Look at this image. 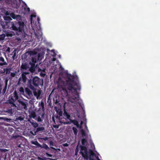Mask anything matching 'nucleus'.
<instances>
[{"label": "nucleus", "mask_w": 160, "mask_h": 160, "mask_svg": "<svg viewBox=\"0 0 160 160\" xmlns=\"http://www.w3.org/2000/svg\"><path fill=\"white\" fill-rule=\"evenodd\" d=\"M78 78L77 75L68 74L66 80V88H63L62 93L63 97L68 96L67 89L69 91L72 92V96L69 97V100L71 102H77L80 99L79 93L77 90L80 91L81 86L79 83Z\"/></svg>", "instance_id": "1"}, {"label": "nucleus", "mask_w": 160, "mask_h": 160, "mask_svg": "<svg viewBox=\"0 0 160 160\" xmlns=\"http://www.w3.org/2000/svg\"><path fill=\"white\" fill-rule=\"evenodd\" d=\"M10 16L14 19H16V21L11 22L12 29L22 32L23 30L24 23L22 19V17L20 15H16L13 13L10 14Z\"/></svg>", "instance_id": "2"}, {"label": "nucleus", "mask_w": 160, "mask_h": 160, "mask_svg": "<svg viewBox=\"0 0 160 160\" xmlns=\"http://www.w3.org/2000/svg\"><path fill=\"white\" fill-rule=\"evenodd\" d=\"M43 80L38 77H32L28 80L27 86L31 90L34 89L39 86H42L43 84Z\"/></svg>", "instance_id": "3"}, {"label": "nucleus", "mask_w": 160, "mask_h": 160, "mask_svg": "<svg viewBox=\"0 0 160 160\" xmlns=\"http://www.w3.org/2000/svg\"><path fill=\"white\" fill-rule=\"evenodd\" d=\"M18 96L16 91H15L13 94H12L10 97V99L8 100L9 103L12 104L13 106H15V104L14 103L15 101L18 100Z\"/></svg>", "instance_id": "4"}, {"label": "nucleus", "mask_w": 160, "mask_h": 160, "mask_svg": "<svg viewBox=\"0 0 160 160\" xmlns=\"http://www.w3.org/2000/svg\"><path fill=\"white\" fill-rule=\"evenodd\" d=\"M8 151L7 149L2 150L0 153V160H8L7 159Z\"/></svg>", "instance_id": "5"}, {"label": "nucleus", "mask_w": 160, "mask_h": 160, "mask_svg": "<svg viewBox=\"0 0 160 160\" xmlns=\"http://www.w3.org/2000/svg\"><path fill=\"white\" fill-rule=\"evenodd\" d=\"M28 74V73L26 72L22 73L21 74V77H20L19 78V82L21 81L22 82V83L25 84L27 79L26 75Z\"/></svg>", "instance_id": "6"}, {"label": "nucleus", "mask_w": 160, "mask_h": 160, "mask_svg": "<svg viewBox=\"0 0 160 160\" xmlns=\"http://www.w3.org/2000/svg\"><path fill=\"white\" fill-rule=\"evenodd\" d=\"M38 62V60L36 55L33 56L32 57L31 61L29 64L31 65V67L33 68L35 66V64Z\"/></svg>", "instance_id": "7"}, {"label": "nucleus", "mask_w": 160, "mask_h": 160, "mask_svg": "<svg viewBox=\"0 0 160 160\" xmlns=\"http://www.w3.org/2000/svg\"><path fill=\"white\" fill-rule=\"evenodd\" d=\"M32 90L33 91L34 95L38 99L40 96L42 91L40 90H37L36 88H34V89Z\"/></svg>", "instance_id": "8"}, {"label": "nucleus", "mask_w": 160, "mask_h": 160, "mask_svg": "<svg viewBox=\"0 0 160 160\" xmlns=\"http://www.w3.org/2000/svg\"><path fill=\"white\" fill-rule=\"evenodd\" d=\"M19 105L22 108L26 110L27 108V103L22 101H19Z\"/></svg>", "instance_id": "9"}, {"label": "nucleus", "mask_w": 160, "mask_h": 160, "mask_svg": "<svg viewBox=\"0 0 160 160\" xmlns=\"http://www.w3.org/2000/svg\"><path fill=\"white\" fill-rule=\"evenodd\" d=\"M45 115V113L44 111H43L41 114V118L40 116H39L37 118H35V119L37 121L39 122H42L43 119L44 118V117Z\"/></svg>", "instance_id": "10"}, {"label": "nucleus", "mask_w": 160, "mask_h": 160, "mask_svg": "<svg viewBox=\"0 0 160 160\" xmlns=\"http://www.w3.org/2000/svg\"><path fill=\"white\" fill-rule=\"evenodd\" d=\"M80 153L81 154L82 156L84 159L87 160L89 158V157L88 155V150L84 151V153H83L82 151H80Z\"/></svg>", "instance_id": "11"}, {"label": "nucleus", "mask_w": 160, "mask_h": 160, "mask_svg": "<svg viewBox=\"0 0 160 160\" xmlns=\"http://www.w3.org/2000/svg\"><path fill=\"white\" fill-rule=\"evenodd\" d=\"M36 56L38 60V62H39L44 57L42 53H39L38 55H36Z\"/></svg>", "instance_id": "12"}, {"label": "nucleus", "mask_w": 160, "mask_h": 160, "mask_svg": "<svg viewBox=\"0 0 160 160\" xmlns=\"http://www.w3.org/2000/svg\"><path fill=\"white\" fill-rule=\"evenodd\" d=\"M8 63L5 61L4 59L2 57H0V66H3L4 65H7Z\"/></svg>", "instance_id": "13"}, {"label": "nucleus", "mask_w": 160, "mask_h": 160, "mask_svg": "<svg viewBox=\"0 0 160 160\" xmlns=\"http://www.w3.org/2000/svg\"><path fill=\"white\" fill-rule=\"evenodd\" d=\"M28 121L32 125L34 128H36L38 126V124L35 121L32 120L31 121L29 119L28 120Z\"/></svg>", "instance_id": "14"}, {"label": "nucleus", "mask_w": 160, "mask_h": 160, "mask_svg": "<svg viewBox=\"0 0 160 160\" xmlns=\"http://www.w3.org/2000/svg\"><path fill=\"white\" fill-rule=\"evenodd\" d=\"M30 88L27 87V88H25V92L27 94H28V96H32V91L29 89Z\"/></svg>", "instance_id": "15"}, {"label": "nucleus", "mask_w": 160, "mask_h": 160, "mask_svg": "<svg viewBox=\"0 0 160 160\" xmlns=\"http://www.w3.org/2000/svg\"><path fill=\"white\" fill-rule=\"evenodd\" d=\"M63 115L65 117V118L68 119V120L70 119V115L68 114L65 110H64Z\"/></svg>", "instance_id": "16"}, {"label": "nucleus", "mask_w": 160, "mask_h": 160, "mask_svg": "<svg viewBox=\"0 0 160 160\" xmlns=\"http://www.w3.org/2000/svg\"><path fill=\"white\" fill-rule=\"evenodd\" d=\"M71 123H73L74 125L76 126L77 128H79V125L78 122L76 120H72L71 119L69 120Z\"/></svg>", "instance_id": "17"}, {"label": "nucleus", "mask_w": 160, "mask_h": 160, "mask_svg": "<svg viewBox=\"0 0 160 160\" xmlns=\"http://www.w3.org/2000/svg\"><path fill=\"white\" fill-rule=\"evenodd\" d=\"M31 142L32 144L35 145L38 147L42 148V145L39 144L37 141H32Z\"/></svg>", "instance_id": "18"}, {"label": "nucleus", "mask_w": 160, "mask_h": 160, "mask_svg": "<svg viewBox=\"0 0 160 160\" xmlns=\"http://www.w3.org/2000/svg\"><path fill=\"white\" fill-rule=\"evenodd\" d=\"M28 68V66L26 63L24 64H22L21 66V69L22 70H26Z\"/></svg>", "instance_id": "19"}, {"label": "nucleus", "mask_w": 160, "mask_h": 160, "mask_svg": "<svg viewBox=\"0 0 160 160\" xmlns=\"http://www.w3.org/2000/svg\"><path fill=\"white\" fill-rule=\"evenodd\" d=\"M11 70L10 68H5L3 69V72H2L3 73H5L6 74H9Z\"/></svg>", "instance_id": "20"}, {"label": "nucleus", "mask_w": 160, "mask_h": 160, "mask_svg": "<svg viewBox=\"0 0 160 160\" xmlns=\"http://www.w3.org/2000/svg\"><path fill=\"white\" fill-rule=\"evenodd\" d=\"M36 114L35 112L33 111H32L29 115V117L31 118H33L35 119L36 117Z\"/></svg>", "instance_id": "21"}, {"label": "nucleus", "mask_w": 160, "mask_h": 160, "mask_svg": "<svg viewBox=\"0 0 160 160\" xmlns=\"http://www.w3.org/2000/svg\"><path fill=\"white\" fill-rule=\"evenodd\" d=\"M0 119H2L4 121H6L7 122H10L12 120V119L11 118H7L6 117H0Z\"/></svg>", "instance_id": "22"}, {"label": "nucleus", "mask_w": 160, "mask_h": 160, "mask_svg": "<svg viewBox=\"0 0 160 160\" xmlns=\"http://www.w3.org/2000/svg\"><path fill=\"white\" fill-rule=\"evenodd\" d=\"M90 155H89V160H94V159L92 158V157H93V155L94 154V153L92 151V150H90L89 152Z\"/></svg>", "instance_id": "23"}, {"label": "nucleus", "mask_w": 160, "mask_h": 160, "mask_svg": "<svg viewBox=\"0 0 160 160\" xmlns=\"http://www.w3.org/2000/svg\"><path fill=\"white\" fill-rule=\"evenodd\" d=\"M44 129V128L43 127H38V128L35 132V133L41 131H42Z\"/></svg>", "instance_id": "24"}, {"label": "nucleus", "mask_w": 160, "mask_h": 160, "mask_svg": "<svg viewBox=\"0 0 160 160\" xmlns=\"http://www.w3.org/2000/svg\"><path fill=\"white\" fill-rule=\"evenodd\" d=\"M72 130L73 131L74 134L75 135H77V133H78V131L77 128L75 127H73L72 128Z\"/></svg>", "instance_id": "25"}, {"label": "nucleus", "mask_w": 160, "mask_h": 160, "mask_svg": "<svg viewBox=\"0 0 160 160\" xmlns=\"http://www.w3.org/2000/svg\"><path fill=\"white\" fill-rule=\"evenodd\" d=\"M81 151H87V149L86 147L83 146H80Z\"/></svg>", "instance_id": "26"}, {"label": "nucleus", "mask_w": 160, "mask_h": 160, "mask_svg": "<svg viewBox=\"0 0 160 160\" xmlns=\"http://www.w3.org/2000/svg\"><path fill=\"white\" fill-rule=\"evenodd\" d=\"M57 113L59 116V117H62V113L61 110L59 109L57 111Z\"/></svg>", "instance_id": "27"}, {"label": "nucleus", "mask_w": 160, "mask_h": 160, "mask_svg": "<svg viewBox=\"0 0 160 160\" xmlns=\"http://www.w3.org/2000/svg\"><path fill=\"white\" fill-rule=\"evenodd\" d=\"M24 116H19L17 118V119L18 120L22 121L24 120Z\"/></svg>", "instance_id": "28"}, {"label": "nucleus", "mask_w": 160, "mask_h": 160, "mask_svg": "<svg viewBox=\"0 0 160 160\" xmlns=\"http://www.w3.org/2000/svg\"><path fill=\"white\" fill-rule=\"evenodd\" d=\"M5 37V35L2 34L0 35V41L3 40Z\"/></svg>", "instance_id": "29"}, {"label": "nucleus", "mask_w": 160, "mask_h": 160, "mask_svg": "<svg viewBox=\"0 0 160 160\" xmlns=\"http://www.w3.org/2000/svg\"><path fill=\"white\" fill-rule=\"evenodd\" d=\"M42 148H44L46 150H48L49 149V148L46 144H43V145L42 146Z\"/></svg>", "instance_id": "30"}, {"label": "nucleus", "mask_w": 160, "mask_h": 160, "mask_svg": "<svg viewBox=\"0 0 160 160\" xmlns=\"http://www.w3.org/2000/svg\"><path fill=\"white\" fill-rule=\"evenodd\" d=\"M24 89L23 87H21L19 89V91L22 94H23L24 92Z\"/></svg>", "instance_id": "31"}, {"label": "nucleus", "mask_w": 160, "mask_h": 160, "mask_svg": "<svg viewBox=\"0 0 160 160\" xmlns=\"http://www.w3.org/2000/svg\"><path fill=\"white\" fill-rule=\"evenodd\" d=\"M81 133L82 137L85 136L86 135V132L84 130L82 129L81 130Z\"/></svg>", "instance_id": "32"}, {"label": "nucleus", "mask_w": 160, "mask_h": 160, "mask_svg": "<svg viewBox=\"0 0 160 160\" xmlns=\"http://www.w3.org/2000/svg\"><path fill=\"white\" fill-rule=\"evenodd\" d=\"M87 142V140L85 138H83L82 139L81 142L82 145H85V143Z\"/></svg>", "instance_id": "33"}, {"label": "nucleus", "mask_w": 160, "mask_h": 160, "mask_svg": "<svg viewBox=\"0 0 160 160\" xmlns=\"http://www.w3.org/2000/svg\"><path fill=\"white\" fill-rule=\"evenodd\" d=\"M4 19L5 20L9 21L11 19V17L9 16H5L4 17Z\"/></svg>", "instance_id": "34"}, {"label": "nucleus", "mask_w": 160, "mask_h": 160, "mask_svg": "<svg viewBox=\"0 0 160 160\" xmlns=\"http://www.w3.org/2000/svg\"><path fill=\"white\" fill-rule=\"evenodd\" d=\"M12 53H13V55L12 57V58L13 59H14L15 58V57L16 56V52L15 51H14Z\"/></svg>", "instance_id": "35"}, {"label": "nucleus", "mask_w": 160, "mask_h": 160, "mask_svg": "<svg viewBox=\"0 0 160 160\" xmlns=\"http://www.w3.org/2000/svg\"><path fill=\"white\" fill-rule=\"evenodd\" d=\"M30 54L34 56L36 55L37 52H35V51H31L30 52Z\"/></svg>", "instance_id": "36"}, {"label": "nucleus", "mask_w": 160, "mask_h": 160, "mask_svg": "<svg viewBox=\"0 0 160 160\" xmlns=\"http://www.w3.org/2000/svg\"><path fill=\"white\" fill-rule=\"evenodd\" d=\"M33 17H36V16L35 15H33V14L31 15V18H30V21H31V23H32V18Z\"/></svg>", "instance_id": "37"}, {"label": "nucleus", "mask_w": 160, "mask_h": 160, "mask_svg": "<svg viewBox=\"0 0 160 160\" xmlns=\"http://www.w3.org/2000/svg\"><path fill=\"white\" fill-rule=\"evenodd\" d=\"M5 124L4 122H0V128H2V126L4 125Z\"/></svg>", "instance_id": "38"}, {"label": "nucleus", "mask_w": 160, "mask_h": 160, "mask_svg": "<svg viewBox=\"0 0 160 160\" xmlns=\"http://www.w3.org/2000/svg\"><path fill=\"white\" fill-rule=\"evenodd\" d=\"M11 76L12 77H15V74L13 72H12L11 73Z\"/></svg>", "instance_id": "39"}, {"label": "nucleus", "mask_w": 160, "mask_h": 160, "mask_svg": "<svg viewBox=\"0 0 160 160\" xmlns=\"http://www.w3.org/2000/svg\"><path fill=\"white\" fill-rule=\"evenodd\" d=\"M50 146H53L54 145V143L52 141H51L50 142Z\"/></svg>", "instance_id": "40"}, {"label": "nucleus", "mask_w": 160, "mask_h": 160, "mask_svg": "<svg viewBox=\"0 0 160 160\" xmlns=\"http://www.w3.org/2000/svg\"><path fill=\"white\" fill-rule=\"evenodd\" d=\"M7 36L8 37H12V33H7L6 34Z\"/></svg>", "instance_id": "41"}, {"label": "nucleus", "mask_w": 160, "mask_h": 160, "mask_svg": "<svg viewBox=\"0 0 160 160\" xmlns=\"http://www.w3.org/2000/svg\"><path fill=\"white\" fill-rule=\"evenodd\" d=\"M68 144L67 143L63 144V146L64 147H68Z\"/></svg>", "instance_id": "42"}, {"label": "nucleus", "mask_w": 160, "mask_h": 160, "mask_svg": "<svg viewBox=\"0 0 160 160\" xmlns=\"http://www.w3.org/2000/svg\"><path fill=\"white\" fill-rule=\"evenodd\" d=\"M78 149L77 148L75 150V155H77L76 153H77V152H78Z\"/></svg>", "instance_id": "43"}, {"label": "nucleus", "mask_w": 160, "mask_h": 160, "mask_svg": "<svg viewBox=\"0 0 160 160\" xmlns=\"http://www.w3.org/2000/svg\"><path fill=\"white\" fill-rule=\"evenodd\" d=\"M37 21H38V23H39V21H40V18H39V17H38V18H37Z\"/></svg>", "instance_id": "44"}, {"label": "nucleus", "mask_w": 160, "mask_h": 160, "mask_svg": "<svg viewBox=\"0 0 160 160\" xmlns=\"http://www.w3.org/2000/svg\"><path fill=\"white\" fill-rule=\"evenodd\" d=\"M64 124H69L70 123L69 122H66L64 123Z\"/></svg>", "instance_id": "45"}, {"label": "nucleus", "mask_w": 160, "mask_h": 160, "mask_svg": "<svg viewBox=\"0 0 160 160\" xmlns=\"http://www.w3.org/2000/svg\"><path fill=\"white\" fill-rule=\"evenodd\" d=\"M7 51H8V52H10V48H7Z\"/></svg>", "instance_id": "46"}, {"label": "nucleus", "mask_w": 160, "mask_h": 160, "mask_svg": "<svg viewBox=\"0 0 160 160\" xmlns=\"http://www.w3.org/2000/svg\"><path fill=\"white\" fill-rule=\"evenodd\" d=\"M27 10L28 12H29L30 11V9L29 8H27Z\"/></svg>", "instance_id": "47"}, {"label": "nucleus", "mask_w": 160, "mask_h": 160, "mask_svg": "<svg viewBox=\"0 0 160 160\" xmlns=\"http://www.w3.org/2000/svg\"><path fill=\"white\" fill-rule=\"evenodd\" d=\"M41 105H42V108L43 109L44 108V104L43 103Z\"/></svg>", "instance_id": "48"}, {"label": "nucleus", "mask_w": 160, "mask_h": 160, "mask_svg": "<svg viewBox=\"0 0 160 160\" xmlns=\"http://www.w3.org/2000/svg\"><path fill=\"white\" fill-rule=\"evenodd\" d=\"M82 110H83V112L84 113H85V111H84V109L82 107Z\"/></svg>", "instance_id": "49"}, {"label": "nucleus", "mask_w": 160, "mask_h": 160, "mask_svg": "<svg viewBox=\"0 0 160 160\" xmlns=\"http://www.w3.org/2000/svg\"><path fill=\"white\" fill-rule=\"evenodd\" d=\"M39 36H38V37L37 36V38H39Z\"/></svg>", "instance_id": "50"}, {"label": "nucleus", "mask_w": 160, "mask_h": 160, "mask_svg": "<svg viewBox=\"0 0 160 160\" xmlns=\"http://www.w3.org/2000/svg\"><path fill=\"white\" fill-rule=\"evenodd\" d=\"M85 127H86L87 128V126H86Z\"/></svg>", "instance_id": "51"}, {"label": "nucleus", "mask_w": 160, "mask_h": 160, "mask_svg": "<svg viewBox=\"0 0 160 160\" xmlns=\"http://www.w3.org/2000/svg\"><path fill=\"white\" fill-rule=\"evenodd\" d=\"M98 160H100L99 158L98 159Z\"/></svg>", "instance_id": "52"}, {"label": "nucleus", "mask_w": 160, "mask_h": 160, "mask_svg": "<svg viewBox=\"0 0 160 160\" xmlns=\"http://www.w3.org/2000/svg\"><path fill=\"white\" fill-rule=\"evenodd\" d=\"M53 50H52V52H53Z\"/></svg>", "instance_id": "53"}, {"label": "nucleus", "mask_w": 160, "mask_h": 160, "mask_svg": "<svg viewBox=\"0 0 160 160\" xmlns=\"http://www.w3.org/2000/svg\"><path fill=\"white\" fill-rule=\"evenodd\" d=\"M58 117V115L57 116V117Z\"/></svg>", "instance_id": "54"}]
</instances>
